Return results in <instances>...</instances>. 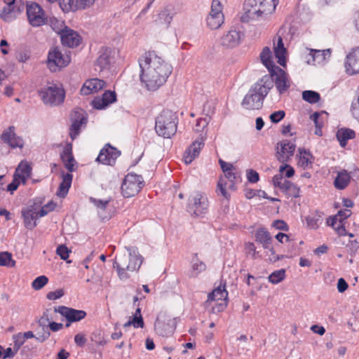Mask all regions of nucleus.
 Listing matches in <instances>:
<instances>
[{
    "mask_svg": "<svg viewBox=\"0 0 359 359\" xmlns=\"http://www.w3.org/2000/svg\"><path fill=\"white\" fill-rule=\"evenodd\" d=\"M116 100V93L114 91L107 90L103 93L102 97H95L92 101V105L95 109H102L109 104L114 102Z\"/></svg>",
    "mask_w": 359,
    "mask_h": 359,
    "instance_id": "24",
    "label": "nucleus"
},
{
    "mask_svg": "<svg viewBox=\"0 0 359 359\" xmlns=\"http://www.w3.org/2000/svg\"><path fill=\"white\" fill-rule=\"evenodd\" d=\"M256 241L261 243L264 248H269L272 238L270 233L264 229H258L255 233Z\"/></svg>",
    "mask_w": 359,
    "mask_h": 359,
    "instance_id": "32",
    "label": "nucleus"
},
{
    "mask_svg": "<svg viewBox=\"0 0 359 359\" xmlns=\"http://www.w3.org/2000/svg\"><path fill=\"white\" fill-rule=\"evenodd\" d=\"M69 56H65L57 47L50 50L48 55V65L52 72H56L58 68L65 67L69 63Z\"/></svg>",
    "mask_w": 359,
    "mask_h": 359,
    "instance_id": "11",
    "label": "nucleus"
},
{
    "mask_svg": "<svg viewBox=\"0 0 359 359\" xmlns=\"http://www.w3.org/2000/svg\"><path fill=\"white\" fill-rule=\"evenodd\" d=\"M15 261L12 258V254L8 252H0V266L13 267Z\"/></svg>",
    "mask_w": 359,
    "mask_h": 359,
    "instance_id": "40",
    "label": "nucleus"
},
{
    "mask_svg": "<svg viewBox=\"0 0 359 359\" xmlns=\"http://www.w3.org/2000/svg\"><path fill=\"white\" fill-rule=\"evenodd\" d=\"M20 185V179H18L15 175H13V181L7 186V191H10L11 194L18 188Z\"/></svg>",
    "mask_w": 359,
    "mask_h": 359,
    "instance_id": "63",
    "label": "nucleus"
},
{
    "mask_svg": "<svg viewBox=\"0 0 359 359\" xmlns=\"http://www.w3.org/2000/svg\"><path fill=\"white\" fill-rule=\"evenodd\" d=\"M12 128L13 127H9L8 130L4 131L1 135V139L12 147H20L16 142L15 134L11 132Z\"/></svg>",
    "mask_w": 359,
    "mask_h": 359,
    "instance_id": "37",
    "label": "nucleus"
},
{
    "mask_svg": "<svg viewBox=\"0 0 359 359\" xmlns=\"http://www.w3.org/2000/svg\"><path fill=\"white\" fill-rule=\"evenodd\" d=\"M130 320L133 323V326L135 328H137V327L142 328L144 325V320H143L142 315H140V316L133 315V319Z\"/></svg>",
    "mask_w": 359,
    "mask_h": 359,
    "instance_id": "59",
    "label": "nucleus"
},
{
    "mask_svg": "<svg viewBox=\"0 0 359 359\" xmlns=\"http://www.w3.org/2000/svg\"><path fill=\"white\" fill-rule=\"evenodd\" d=\"M54 311L59 313L65 318L67 320L66 327H69L72 323L83 320L87 315L86 312L83 310H77L65 306L54 307Z\"/></svg>",
    "mask_w": 359,
    "mask_h": 359,
    "instance_id": "9",
    "label": "nucleus"
},
{
    "mask_svg": "<svg viewBox=\"0 0 359 359\" xmlns=\"http://www.w3.org/2000/svg\"><path fill=\"white\" fill-rule=\"evenodd\" d=\"M13 349L15 351H18L20 347L24 344L25 340L21 336V333L14 334L13 336Z\"/></svg>",
    "mask_w": 359,
    "mask_h": 359,
    "instance_id": "51",
    "label": "nucleus"
},
{
    "mask_svg": "<svg viewBox=\"0 0 359 359\" xmlns=\"http://www.w3.org/2000/svg\"><path fill=\"white\" fill-rule=\"evenodd\" d=\"M141 175L128 173L121 184V193L125 198H130L137 194L144 186Z\"/></svg>",
    "mask_w": 359,
    "mask_h": 359,
    "instance_id": "4",
    "label": "nucleus"
},
{
    "mask_svg": "<svg viewBox=\"0 0 359 359\" xmlns=\"http://www.w3.org/2000/svg\"><path fill=\"white\" fill-rule=\"evenodd\" d=\"M208 208V199L202 194L196 192L189 198L187 210L190 214L201 216L207 212Z\"/></svg>",
    "mask_w": 359,
    "mask_h": 359,
    "instance_id": "6",
    "label": "nucleus"
},
{
    "mask_svg": "<svg viewBox=\"0 0 359 359\" xmlns=\"http://www.w3.org/2000/svg\"><path fill=\"white\" fill-rule=\"evenodd\" d=\"M64 294V290L62 289H58L55 291L49 292L46 295V298L50 300H55L60 299Z\"/></svg>",
    "mask_w": 359,
    "mask_h": 359,
    "instance_id": "56",
    "label": "nucleus"
},
{
    "mask_svg": "<svg viewBox=\"0 0 359 359\" xmlns=\"http://www.w3.org/2000/svg\"><path fill=\"white\" fill-rule=\"evenodd\" d=\"M274 52L276 57L278 58V62L280 65L284 66L285 64V55L286 53V49L284 47L283 39L280 36H278L277 46L274 48Z\"/></svg>",
    "mask_w": 359,
    "mask_h": 359,
    "instance_id": "35",
    "label": "nucleus"
},
{
    "mask_svg": "<svg viewBox=\"0 0 359 359\" xmlns=\"http://www.w3.org/2000/svg\"><path fill=\"white\" fill-rule=\"evenodd\" d=\"M0 17L4 21H11L13 18V13L10 8V6H7L4 8L2 10Z\"/></svg>",
    "mask_w": 359,
    "mask_h": 359,
    "instance_id": "52",
    "label": "nucleus"
},
{
    "mask_svg": "<svg viewBox=\"0 0 359 359\" xmlns=\"http://www.w3.org/2000/svg\"><path fill=\"white\" fill-rule=\"evenodd\" d=\"M48 282V278L46 276H40L36 278L32 283V287L39 290L43 287Z\"/></svg>",
    "mask_w": 359,
    "mask_h": 359,
    "instance_id": "44",
    "label": "nucleus"
},
{
    "mask_svg": "<svg viewBox=\"0 0 359 359\" xmlns=\"http://www.w3.org/2000/svg\"><path fill=\"white\" fill-rule=\"evenodd\" d=\"M351 214V210L345 209L339 210L336 216H337V219L339 223H344V221L350 217Z\"/></svg>",
    "mask_w": 359,
    "mask_h": 359,
    "instance_id": "60",
    "label": "nucleus"
},
{
    "mask_svg": "<svg viewBox=\"0 0 359 359\" xmlns=\"http://www.w3.org/2000/svg\"><path fill=\"white\" fill-rule=\"evenodd\" d=\"M87 341L84 334L79 333L74 336V342L79 347H83Z\"/></svg>",
    "mask_w": 359,
    "mask_h": 359,
    "instance_id": "64",
    "label": "nucleus"
},
{
    "mask_svg": "<svg viewBox=\"0 0 359 359\" xmlns=\"http://www.w3.org/2000/svg\"><path fill=\"white\" fill-rule=\"evenodd\" d=\"M32 172V168L27 163L21 162L15 170L14 175L21 180L23 184L29 177Z\"/></svg>",
    "mask_w": 359,
    "mask_h": 359,
    "instance_id": "31",
    "label": "nucleus"
},
{
    "mask_svg": "<svg viewBox=\"0 0 359 359\" xmlns=\"http://www.w3.org/2000/svg\"><path fill=\"white\" fill-rule=\"evenodd\" d=\"M127 250L129 252L130 265H134L135 264V271L139 269L143 261L142 257L140 255H137L135 249L127 248Z\"/></svg>",
    "mask_w": 359,
    "mask_h": 359,
    "instance_id": "39",
    "label": "nucleus"
},
{
    "mask_svg": "<svg viewBox=\"0 0 359 359\" xmlns=\"http://www.w3.org/2000/svg\"><path fill=\"white\" fill-rule=\"evenodd\" d=\"M27 15L29 22H57L55 18H50L36 3L31 2L27 4Z\"/></svg>",
    "mask_w": 359,
    "mask_h": 359,
    "instance_id": "7",
    "label": "nucleus"
},
{
    "mask_svg": "<svg viewBox=\"0 0 359 359\" xmlns=\"http://www.w3.org/2000/svg\"><path fill=\"white\" fill-rule=\"evenodd\" d=\"M243 33L235 26L230 29L221 38V44L226 48H233L238 46L241 40Z\"/></svg>",
    "mask_w": 359,
    "mask_h": 359,
    "instance_id": "17",
    "label": "nucleus"
},
{
    "mask_svg": "<svg viewBox=\"0 0 359 359\" xmlns=\"http://www.w3.org/2000/svg\"><path fill=\"white\" fill-rule=\"evenodd\" d=\"M204 146L203 137L196 139L186 150L184 154V159L186 164L191 163L197 157L201 149Z\"/></svg>",
    "mask_w": 359,
    "mask_h": 359,
    "instance_id": "22",
    "label": "nucleus"
},
{
    "mask_svg": "<svg viewBox=\"0 0 359 359\" xmlns=\"http://www.w3.org/2000/svg\"><path fill=\"white\" fill-rule=\"evenodd\" d=\"M174 13L169 8H165L159 15V20L165 22H170L173 20Z\"/></svg>",
    "mask_w": 359,
    "mask_h": 359,
    "instance_id": "47",
    "label": "nucleus"
},
{
    "mask_svg": "<svg viewBox=\"0 0 359 359\" xmlns=\"http://www.w3.org/2000/svg\"><path fill=\"white\" fill-rule=\"evenodd\" d=\"M226 182H224L223 180H220L217 183V191H219V193L227 200L229 199L230 195L227 193L225 186H226Z\"/></svg>",
    "mask_w": 359,
    "mask_h": 359,
    "instance_id": "55",
    "label": "nucleus"
},
{
    "mask_svg": "<svg viewBox=\"0 0 359 359\" xmlns=\"http://www.w3.org/2000/svg\"><path fill=\"white\" fill-rule=\"evenodd\" d=\"M285 278V270L282 269L273 271L269 276V280L273 284H278Z\"/></svg>",
    "mask_w": 359,
    "mask_h": 359,
    "instance_id": "42",
    "label": "nucleus"
},
{
    "mask_svg": "<svg viewBox=\"0 0 359 359\" xmlns=\"http://www.w3.org/2000/svg\"><path fill=\"white\" fill-rule=\"evenodd\" d=\"M259 9V15L261 17L262 21H266L269 20V17L273 13V12H266V8H264L260 4H257Z\"/></svg>",
    "mask_w": 359,
    "mask_h": 359,
    "instance_id": "61",
    "label": "nucleus"
},
{
    "mask_svg": "<svg viewBox=\"0 0 359 359\" xmlns=\"http://www.w3.org/2000/svg\"><path fill=\"white\" fill-rule=\"evenodd\" d=\"M120 154L121 151L116 148L107 144L100 151L97 161L105 165H112Z\"/></svg>",
    "mask_w": 359,
    "mask_h": 359,
    "instance_id": "16",
    "label": "nucleus"
},
{
    "mask_svg": "<svg viewBox=\"0 0 359 359\" xmlns=\"http://www.w3.org/2000/svg\"><path fill=\"white\" fill-rule=\"evenodd\" d=\"M72 123L70 127L69 136L72 140H74L80 133V128L85 125L87 121L85 112L81 110L74 111L72 114Z\"/></svg>",
    "mask_w": 359,
    "mask_h": 359,
    "instance_id": "19",
    "label": "nucleus"
},
{
    "mask_svg": "<svg viewBox=\"0 0 359 359\" xmlns=\"http://www.w3.org/2000/svg\"><path fill=\"white\" fill-rule=\"evenodd\" d=\"M106 86V82L104 80L95 78L88 80L85 82L81 88V94L87 95L91 93H97Z\"/></svg>",
    "mask_w": 359,
    "mask_h": 359,
    "instance_id": "23",
    "label": "nucleus"
},
{
    "mask_svg": "<svg viewBox=\"0 0 359 359\" xmlns=\"http://www.w3.org/2000/svg\"><path fill=\"white\" fill-rule=\"evenodd\" d=\"M226 0H212L209 16L217 22H224V15L222 12L223 4Z\"/></svg>",
    "mask_w": 359,
    "mask_h": 359,
    "instance_id": "26",
    "label": "nucleus"
},
{
    "mask_svg": "<svg viewBox=\"0 0 359 359\" xmlns=\"http://www.w3.org/2000/svg\"><path fill=\"white\" fill-rule=\"evenodd\" d=\"M350 181V175L348 172L345 170L339 172L334 180V187L339 189H344L348 184Z\"/></svg>",
    "mask_w": 359,
    "mask_h": 359,
    "instance_id": "34",
    "label": "nucleus"
},
{
    "mask_svg": "<svg viewBox=\"0 0 359 359\" xmlns=\"http://www.w3.org/2000/svg\"><path fill=\"white\" fill-rule=\"evenodd\" d=\"M90 339L97 345L104 346L107 344L102 331L97 330L91 334Z\"/></svg>",
    "mask_w": 359,
    "mask_h": 359,
    "instance_id": "45",
    "label": "nucleus"
},
{
    "mask_svg": "<svg viewBox=\"0 0 359 359\" xmlns=\"http://www.w3.org/2000/svg\"><path fill=\"white\" fill-rule=\"evenodd\" d=\"M60 158L65 167L69 172H73L74 170V158L72 154V145L71 144H67L64 147L62 151L60 153Z\"/></svg>",
    "mask_w": 359,
    "mask_h": 359,
    "instance_id": "28",
    "label": "nucleus"
},
{
    "mask_svg": "<svg viewBox=\"0 0 359 359\" xmlns=\"http://www.w3.org/2000/svg\"><path fill=\"white\" fill-rule=\"evenodd\" d=\"M259 57L262 64L268 69L269 72H271V70L276 69V67L277 66L274 64L273 61L272 60L271 52L269 47H264L262 49Z\"/></svg>",
    "mask_w": 359,
    "mask_h": 359,
    "instance_id": "33",
    "label": "nucleus"
},
{
    "mask_svg": "<svg viewBox=\"0 0 359 359\" xmlns=\"http://www.w3.org/2000/svg\"><path fill=\"white\" fill-rule=\"evenodd\" d=\"M61 42L68 47L77 46L80 42V36L75 32L67 27L61 31Z\"/></svg>",
    "mask_w": 359,
    "mask_h": 359,
    "instance_id": "25",
    "label": "nucleus"
},
{
    "mask_svg": "<svg viewBox=\"0 0 359 359\" xmlns=\"http://www.w3.org/2000/svg\"><path fill=\"white\" fill-rule=\"evenodd\" d=\"M50 322V318L47 312H44L43 316L38 320V324L39 327H41V330H49L48 324Z\"/></svg>",
    "mask_w": 359,
    "mask_h": 359,
    "instance_id": "53",
    "label": "nucleus"
},
{
    "mask_svg": "<svg viewBox=\"0 0 359 359\" xmlns=\"http://www.w3.org/2000/svg\"><path fill=\"white\" fill-rule=\"evenodd\" d=\"M69 252H71V250L65 245H60L56 250L57 255H59L62 259L66 260L67 263L71 262V261H67Z\"/></svg>",
    "mask_w": 359,
    "mask_h": 359,
    "instance_id": "48",
    "label": "nucleus"
},
{
    "mask_svg": "<svg viewBox=\"0 0 359 359\" xmlns=\"http://www.w3.org/2000/svg\"><path fill=\"white\" fill-rule=\"evenodd\" d=\"M299 152L300 154V162L302 163V166H308L309 164H311L312 162L309 159V156L311 155L310 152H307L304 149H299Z\"/></svg>",
    "mask_w": 359,
    "mask_h": 359,
    "instance_id": "49",
    "label": "nucleus"
},
{
    "mask_svg": "<svg viewBox=\"0 0 359 359\" xmlns=\"http://www.w3.org/2000/svg\"><path fill=\"white\" fill-rule=\"evenodd\" d=\"M22 217L25 226L29 229H33L36 226V219L39 217L36 209L27 208L22 210Z\"/></svg>",
    "mask_w": 359,
    "mask_h": 359,
    "instance_id": "27",
    "label": "nucleus"
},
{
    "mask_svg": "<svg viewBox=\"0 0 359 359\" xmlns=\"http://www.w3.org/2000/svg\"><path fill=\"white\" fill-rule=\"evenodd\" d=\"M296 145L289 140H283L278 142L276 147V158L280 163L288 162L294 155Z\"/></svg>",
    "mask_w": 359,
    "mask_h": 359,
    "instance_id": "15",
    "label": "nucleus"
},
{
    "mask_svg": "<svg viewBox=\"0 0 359 359\" xmlns=\"http://www.w3.org/2000/svg\"><path fill=\"white\" fill-rule=\"evenodd\" d=\"M196 258L192 260V271L189 275L190 277L195 278L198 276V274L205 270L206 266L205 263L201 261H199L196 257L197 255H195Z\"/></svg>",
    "mask_w": 359,
    "mask_h": 359,
    "instance_id": "38",
    "label": "nucleus"
},
{
    "mask_svg": "<svg viewBox=\"0 0 359 359\" xmlns=\"http://www.w3.org/2000/svg\"><path fill=\"white\" fill-rule=\"evenodd\" d=\"M73 175L71 173H63L62 181L59 185L57 195L61 198H65L71 187Z\"/></svg>",
    "mask_w": 359,
    "mask_h": 359,
    "instance_id": "30",
    "label": "nucleus"
},
{
    "mask_svg": "<svg viewBox=\"0 0 359 359\" xmlns=\"http://www.w3.org/2000/svg\"><path fill=\"white\" fill-rule=\"evenodd\" d=\"M154 329L158 335L168 337L175 331V320L165 314L160 315L155 321Z\"/></svg>",
    "mask_w": 359,
    "mask_h": 359,
    "instance_id": "10",
    "label": "nucleus"
},
{
    "mask_svg": "<svg viewBox=\"0 0 359 359\" xmlns=\"http://www.w3.org/2000/svg\"><path fill=\"white\" fill-rule=\"evenodd\" d=\"M138 62L141 69L140 81L148 90L154 91L159 88L172 71V65L154 51L145 53Z\"/></svg>",
    "mask_w": 359,
    "mask_h": 359,
    "instance_id": "1",
    "label": "nucleus"
},
{
    "mask_svg": "<svg viewBox=\"0 0 359 359\" xmlns=\"http://www.w3.org/2000/svg\"><path fill=\"white\" fill-rule=\"evenodd\" d=\"M90 201L97 207L98 209V214L102 219H108L110 217L109 215H107L104 213V211L109 205V200H100L90 197Z\"/></svg>",
    "mask_w": 359,
    "mask_h": 359,
    "instance_id": "36",
    "label": "nucleus"
},
{
    "mask_svg": "<svg viewBox=\"0 0 359 359\" xmlns=\"http://www.w3.org/2000/svg\"><path fill=\"white\" fill-rule=\"evenodd\" d=\"M228 297V292L226 290L225 285L222 287V285L216 287L212 292L209 293L208 295V299L205 302L208 304L211 302H219L217 304V307L212 306V312H220L223 311L226 305V299Z\"/></svg>",
    "mask_w": 359,
    "mask_h": 359,
    "instance_id": "8",
    "label": "nucleus"
},
{
    "mask_svg": "<svg viewBox=\"0 0 359 359\" xmlns=\"http://www.w3.org/2000/svg\"><path fill=\"white\" fill-rule=\"evenodd\" d=\"M272 226L276 228V229L287 231L289 230V226L287 223L282 219H276L273 221L272 224Z\"/></svg>",
    "mask_w": 359,
    "mask_h": 359,
    "instance_id": "57",
    "label": "nucleus"
},
{
    "mask_svg": "<svg viewBox=\"0 0 359 359\" xmlns=\"http://www.w3.org/2000/svg\"><path fill=\"white\" fill-rule=\"evenodd\" d=\"M302 98L311 104H315L320 100V95L318 93L313 90H304L302 93Z\"/></svg>",
    "mask_w": 359,
    "mask_h": 359,
    "instance_id": "41",
    "label": "nucleus"
},
{
    "mask_svg": "<svg viewBox=\"0 0 359 359\" xmlns=\"http://www.w3.org/2000/svg\"><path fill=\"white\" fill-rule=\"evenodd\" d=\"M285 116V113L283 110H279L272 113L269 118L272 123H278L280 122Z\"/></svg>",
    "mask_w": 359,
    "mask_h": 359,
    "instance_id": "54",
    "label": "nucleus"
},
{
    "mask_svg": "<svg viewBox=\"0 0 359 359\" xmlns=\"http://www.w3.org/2000/svg\"><path fill=\"white\" fill-rule=\"evenodd\" d=\"M56 205H57L55 203H54L53 201H50L45 205L41 206V209L39 210V212H37L39 217H41L48 215L49 212L53 211L55 208Z\"/></svg>",
    "mask_w": 359,
    "mask_h": 359,
    "instance_id": "46",
    "label": "nucleus"
},
{
    "mask_svg": "<svg viewBox=\"0 0 359 359\" xmlns=\"http://www.w3.org/2000/svg\"><path fill=\"white\" fill-rule=\"evenodd\" d=\"M355 133L353 130L350 128H341L337 132L336 137L339 142L341 147H344L348 140L355 138Z\"/></svg>",
    "mask_w": 359,
    "mask_h": 359,
    "instance_id": "29",
    "label": "nucleus"
},
{
    "mask_svg": "<svg viewBox=\"0 0 359 359\" xmlns=\"http://www.w3.org/2000/svg\"><path fill=\"white\" fill-rule=\"evenodd\" d=\"M96 0H60V8L64 11L85 9L94 4Z\"/></svg>",
    "mask_w": 359,
    "mask_h": 359,
    "instance_id": "21",
    "label": "nucleus"
},
{
    "mask_svg": "<svg viewBox=\"0 0 359 359\" xmlns=\"http://www.w3.org/2000/svg\"><path fill=\"white\" fill-rule=\"evenodd\" d=\"M257 4H260L264 8H266V12L274 13L277 5L278 4V0H255Z\"/></svg>",
    "mask_w": 359,
    "mask_h": 359,
    "instance_id": "43",
    "label": "nucleus"
},
{
    "mask_svg": "<svg viewBox=\"0 0 359 359\" xmlns=\"http://www.w3.org/2000/svg\"><path fill=\"white\" fill-rule=\"evenodd\" d=\"M276 69L271 70L270 75L269 76L271 81L272 84L274 83L278 91L280 94L285 93L290 85L287 77V74L281 68L276 67Z\"/></svg>",
    "mask_w": 359,
    "mask_h": 359,
    "instance_id": "14",
    "label": "nucleus"
},
{
    "mask_svg": "<svg viewBox=\"0 0 359 359\" xmlns=\"http://www.w3.org/2000/svg\"><path fill=\"white\" fill-rule=\"evenodd\" d=\"M39 94L43 102L50 105H57L62 103L65 97L64 90L55 84L41 88Z\"/></svg>",
    "mask_w": 359,
    "mask_h": 359,
    "instance_id": "5",
    "label": "nucleus"
},
{
    "mask_svg": "<svg viewBox=\"0 0 359 359\" xmlns=\"http://www.w3.org/2000/svg\"><path fill=\"white\" fill-rule=\"evenodd\" d=\"M50 336V332L49 330H42V335H40V332H36V336L34 337L40 343L44 342L46 339H48Z\"/></svg>",
    "mask_w": 359,
    "mask_h": 359,
    "instance_id": "62",
    "label": "nucleus"
},
{
    "mask_svg": "<svg viewBox=\"0 0 359 359\" xmlns=\"http://www.w3.org/2000/svg\"><path fill=\"white\" fill-rule=\"evenodd\" d=\"M247 178L250 183H256L259 180V175L255 170H248L247 171Z\"/></svg>",
    "mask_w": 359,
    "mask_h": 359,
    "instance_id": "58",
    "label": "nucleus"
},
{
    "mask_svg": "<svg viewBox=\"0 0 359 359\" xmlns=\"http://www.w3.org/2000/svg\"><path fill=\"white\" fill-rule=\"evenodd\" d=\"M178 118L171 110L164 109L156 118L155 130L156 133L164 138L172 137L177 132Z\"/></svg>",
    "mask_w": 359,
    "mask_h": 359,
    "instance_id": "3",
    "label": "nucleus"
},
{
    "mask_svg": "<svg viewBox=\"0 0 359 359\" xmlns=\"http://www.w3.org/2000/svg\"><path fill=\"white\" fill-rule=\"evenodd\" d=\"M345 68L350 75L359 74V47L353 48L346 55Z\"/></svg>",
    "mask_w": 359,
    "mask_h": 359,
    "instance_id": "20",
    "label": "nucleus"
},
{
    "mask_svg": "<svg viewBox=\"0 0 359 359\" xmlns=\"http://www.w3.org/2000/svg\"><path fill=\"white\" fill-rule=\"evenodd\" d=\"M130 256L124 254L116 258L113 263L114 268H116L118 275L121 279H126L128 278L126 271H134L135 264L134 265L129 264Z\"/></svg>",
    "mask_w": 359,
    "mask_h": 359,
    "instance_id": "18",
    "label": "nucleus"
},
{
    "mask_svg": "<svg viewBox=\"0 0 359 359\" xmlns=\"http://www.w3.org/2000/svg\"><path fill=\"white\" fill-rule=\"evenodd\" d=\"M243 13L241 16V22L249 21H262L259 9L255 0H245L243 4Z\"/></svg>",
    "mask_w": 359,
    "mask_h": 359,
    "instance_id": "12",
    "label": "nucleus"
},
{
    "mask_svg": "<svg viewBox=\"0 0 359 359\" xmlns=\"http://www.w3.org/2000/svg\"><path fill=\"white\" fill-rule=\"evenodd\" d=\"M113 50L108 47H102L98 52V57L95 62V70L102 72L109 69L114 62Z\"/></svg>",
    "mask_w": 359,
    "mask_h": 359,
    "instance_id": "13",
    "label": "nucleus"
},
{
    "mask_svg": "<svg viewBox=\"0 0 359 359\" xmlns=\"http://www.w3.org/2000/svg\"><path fill=\"white\" fill-rule=\"evenodd\" d=\"M272 87L271 78L268 75L264 76L251 87L242 104L248 109H259L262 107L264 98Z\"/></svg>",
    "mask_w": 359,
    "mask_h": 359,
    "instance_id": "2",
    "label": "nucleus"
},
{
    "mask_svg": "<svg viewBox=\"0 0 359 359\" xmlns=\"http://www.w3.org/2000/svg\"><path fill=\"white\" fill-rule=\"evenodd\" d=\"M210 117L201 118L197 120V122L194 128L196 133L203 131V130L208 126Z\"/></svg>",
    "mask_w": 359,
    "mask_h": 359,
    "instance_id": "50",
    "label": "nucleus"
}]
</instances>
